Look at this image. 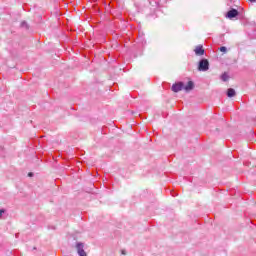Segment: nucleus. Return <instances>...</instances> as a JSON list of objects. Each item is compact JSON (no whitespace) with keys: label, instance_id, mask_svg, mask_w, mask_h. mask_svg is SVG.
I'll return each mask as SVG.
<instances>
[{"label":"nucleus","instance_id":"obj_1","mask_svg":"<svg viewBox=\"0 0 256 256\" xmlns=\"http://www.w3.org/2000/svg\"><path fill=\"white\" fill-rule=\"evenodd\" d=\"M198 71H209V60L202 59L198 65Z\"/></svg>","mask_w":256,"mask_h":256},{"label":"nucleus","instance_id":"obj_11","mask_svg":"<svg viewBox=\"0 0 256 256\" xmlns=\"http://www.w3.org/2000/svg\"><path fill=\"white\" fill-rule=\"evenodd\" d=\"M28 175H29V177H33V173H29Z\"/></svg>","mask_w":256,"mask_h":256},{"label":"nucleus","instance_id":"obj_3","mask_svg":"<svg viewBox=\"0 0 256 256\" xmlns=\"http://www.w3.org/2000/svg\"><path fill=\"white\" fill-rule=\"evenodd\" d=\"M84 247L85 246L83 245V243H77L76 244L78 255H80V256H87V253L85 252Z\"/></svg>","mask_w":256,"mask_h":256},{"label":"nucleus","instance_id":"obj_4","mask_svg":"<svg viewBox=\"0 0 256 256\" xmlns=\"http://www.w3.org/2000/svg\"><path fill=\"white\" fill-rule=\"evenodd\" d=\"M194 53H195V55H198L199 57H201V56L205 55V50L203 49L202 45H198L194 49Z\"/></svg>","mask_w":256,"mask_h":256},{"label":"nucleus","instance_id":"obj_9","mask_svg":"<svg viewBox=\"0 0 256 256\" xmlns=\"http://www.w3.org/2000/svg\"><path fill=\"white\" fill-rule=\"evenodd\" d=\"M220 51L222 53H227V47H225V46L220 47Z\"/></svg>","mask_w":256,"mask_h":256},{"label":"nucleus","instance_id":"obj_8","mask_svg":"<svg viewBox=\"0 0 256 256\" xmlns=\"http://www.w3.org/2000/svg\"><path fill=\"white\" fill-rule=\"evenodd\" d=\"M221 79H222L223 81H229V74L223 73V74L221 75Z\"/></svg>","mask_w":256,"mask_h":256},{"label":"nucleus","instance_id":"obj_7","mask_svg":"<svg viewBox=\"0 0 256 256\" xmlns=\"http://www.w3.org/2000/svg\"><path fill=\"white\" fill-rule=\"evenodd\" d=\"M235 95H236L235 89L233 88L228 89L227 97H235Z\"/></svg>","mask_w":256,"mask_h":256},{"label":"nucleus","instance_id":"obj_6","mask_svg":"<svg viewBox=\"0 0 256 256\" xmlns=\"http://www.w3.org/2000/svg\"><path fill=\"white\" fill-rule=\"evenodd\" d=\"M237 15H239V11L232 9L230 11H228L227 13V17L228 19H233L234 17H237Z\"/></svg>","mask_w":256,"mask_h":256},{"label":"nucleus","instance_id":"obj_12","mask_svg":"<svg viewBox=\"0 0 256 256\" xmlns=\"http://www.w3.org/2000/svg\"><path fill=\"white\" fill-rule=\"evenodd\" d=\"M252 3L255 2V0H250Z\"/></svg>","mask_w":256,"mask_h":256},{"label":"nucleus","instance_id":"obj_2","mask_svg":"<svg viewBox=\"0 0 256 256\" xmlns=\"http://www.w3.org/2000/svg\"><path fill=\"white\" fill-rule=\"evenodd\" d=\"M183 87H185L183 82L175 83L172 85V91H174V93H179V91H183Z\"/></svg>","mask_w":256,"mask_h":256},{"label":"nucleus","instance_id":"obj_10","mask_svg":"<svg viewBox=\"0 0 256 256\" xmlns=\"http://www.w3.org/2000/svg\"><path fill=\"white\" fill-rule=\"evenodd\" d=\"M3 213H5V210L0 209V218H2V217H3Z\"/></svg>","mask_w":256,"mask_h":256},{"label":"nucleus","instance_id":"obj_5","mask_svg":"<svg viewBox=\"0 0 256 256\" xmlns=\"http://www.w3.org/2000/svg\"><path fill=\"white\" fill-rule=\"evenodd\" d=\"M183 89L186 93H189V91H193V89H195V84L193 81H188L187 85H184Z\"/></svg>","mask_w":256,"mask_h":256}]
</instances>
